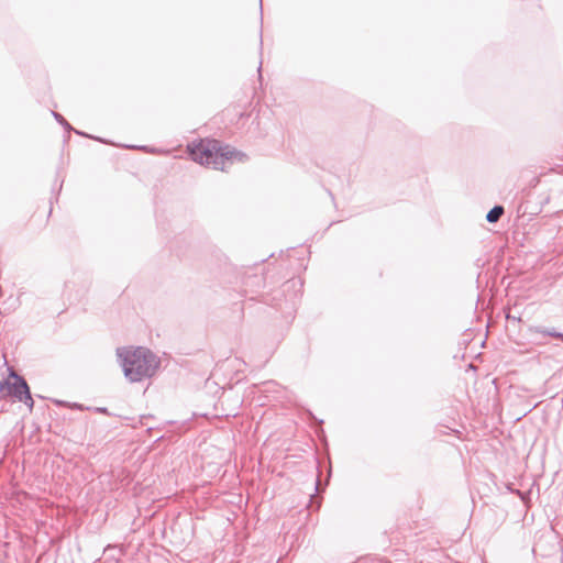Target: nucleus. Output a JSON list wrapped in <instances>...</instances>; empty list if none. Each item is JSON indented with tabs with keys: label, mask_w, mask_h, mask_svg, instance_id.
<instances>
[{
	"label": "nucleus",
	"mask_w": 563,
	"mask_h": 563,
	"mask_svg": "<svg viewBox=\"0 0 563 563\" xmlns=\"http://www.w3.org/2000/svg\"><path fill=\"white\" fill-rule=\"evenodd\" d=\"M117 355L126 379L139 383L152 377L159 367V358L148 349L119 347Z\"/></svg>",
	"instance_id": "f257e3e1"
},
{
	"label": "nucleus",
	"mask_w": 563,
	"mask_h": 563,
	"mask_svg": "<svg viewBox=\"0 0 563 563\" xmlns=\"http://www.w3.org/2000/svg\"><path fill=\"white\" fill-rule=\"evenodd\" d=\"M188 151L195 162L219 170H225L232 162H242L246 157L242 152L222 146L217 140L194 142L188 145Z\"/></svg>",
	"instance_id": "f03ea898"
},
{
	"label": "nucleus",
	"mask_w": 563,
	"mask_h": 563,
	"mask_svg": "<svg viewBox=\"0 0 563 563\" xmlns=\"http://www.w3.org/2000/svg\"><path fill=\"white\" fill-rule=\"evenodd\" d=\"M9 378L0 382V398L12 397L16 401L23 402L30 410L34 407L29 385L26 380L18 375L12 368L9 369Z\"/></svg>",
	"instance_id": "7ed1b4c3"
},
{
	"label": "nucleus",
	"mask_w": 563,
	"mask_h": 563,
	"mask_svg": "<svg viewBox=\"0 0 563 563\" xmlns=\"http://www.w3.org/2000/svg\"><path fill=\"white\" fill-rule=\"evenodd\" d=\"M530 331L536 335H541V336L549 335V336H552L555 339H560L563 342V333L556 331L554 328L547 329V328H541V327H534V328H531Z\"/></svg>",
	"instance_id": "20e7f679"
},
{
	"label": "nucleus",
	"mask_w": 563,
	"mask_h": 563,
	"mask_svg": "<svg viewBox=\"0 0 563 563\" xmlns=\"http://www.w3.org/2000/svg\"><path fill=\"white\" fill-rule=\"evenodd\" d=\"M504 214V207L501 206H495L493 209H490L488 211V213L486 214V220L489 222V223H494V222H497L500 217Z\"/></svg>",
	"instance_id": "39448f33"
},
{
	"label": "nucleus",
	"mask_w": 563,
	"mask_h": 563,
	"mask_svg": "<svg viewBox=\"0 0 563 563\" xmlns=\"http://www.w3.org/2000/svg\"><path fill=\"white\" fill-rule=\"evenodd\" d=\"M52 115L55 118V120L57 122H59L66 130H71V126L69 125V123L63 118L62 114H59L58 112H55V111H52Z\"/></svg>",
	"instance_id": "423d86ee"
}]
</instances>
